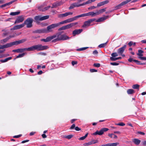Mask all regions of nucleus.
I'll return each instance as SVG.
<instances>
[{
	"label": "nucleus",
	"instance_id": "4d7b16f0",
	"mask_svg": "<svg viewBox=\"0 0 146 146\" xmlns=\"http://www.w3.org/2000/svg\"><path fill=\"white\" fill-rule=\"evenodd\" d=\"M74 7H75V6H74V5H73V3L70 5V6L69 8V9H72L73 8H74Z\"/></svg>",
	"mask_w": 146,
	"mask_h": 146
},
{
	"label": "nucleus",
	"instance_id": "864d4df0",
	"mask_svg": "<svg viewBox=\"0 0 146 146\" xmlns=\"http://www.w3.org/2000/svg\"><path fill=\"white\" fill-rule=\"evenodd\" d=\"M75 126H76V125H75V124H73L70 127V129H74V128L75 129V127H76Z\"/></svg>",
	"mask_w": 146,
	"mask_h": 146
},
{
	"label": "nucleus",
	"instance_id": "de8ad7c7",
	"mask_svg": "<svg viewBox=\"0 0 146 146\" xmlns=\"http://www.w3.org/2000/svg\"><path fill=\"white\" fill-rule=\"evenodd\" d=\"M87 48V47H84L77 49L78 51H82L85 50Z\"/></svg>",
	"mask_w": 146,
	"mask_h": 146
},
{
	"label": "nucleus",
	"instance_id": "9b49d317",
	"mask_svg": "<svg viewBox=\"0 0 146 146\" xmlns=\"http://www.w3.org/2000/svg\"><path fill=\"white\" fill-rule=\"evenodd\" d=\"M73 14L72 12H66L64 13L59 14L58 15V17L60 18H64L67 17L69 15H71Z\"/></svg>",
	"mask_w": 146,
	"mask_h": 146
},
{
	"label": "nucleus",
	"instance_id": "2eb2a0df",
	"mask_svg": "<svg viewBox=\"0 0 146 146\" xmlns=\"http://www.w3.org/2000/svg\"><path fill=\"white\" fill-rule=\"evenodd\" d=\"M82 31V29H76L73 31L72 34L73 36H75L76 35L80 33Z\"/></svg>",
	"mask_w": 146,
	"mask_h": 146
},
{
	"label": "nucleus",
	"instance_id": "cd10ccee",
	"mask_svg": "<svg viewBox=\"0 0 146 146\" xmlns=\"http://www.w3.org/2000/svg\"><path fill=\"white\" fill-rule=\"evenodd\" d=\"M106 19V18L104 17H101L99 19H98V20H97L96 22H102L104 20H105Z\"/></svg>",
	"mask_w": 146,
	"mask_h": 146
},
{
	"label": "nucleus",
	"instance_id": "ddd939ff",
	"mask_svg": "<svg viewBox=\"0 0 146 146\" xmlns=\"http://www.w3.org/2000/svg\"><path fill=\"white\" fill-rule=\"evenodd\" d=\"M24 20V17L22 16L18 17L15 22V24L18 23L22 22Z\"/></svg>",
	"mask_w": 146,
	"mask_h": 146
},
{
	"label": "nucleus",
	"instance_id": "09e8293b",
	"mask_svg": "<svg viewBox=\"0 0 146 146\" xmlns=\"http://www.w3.org/2000/svg\"><path fill=\"white\" fill-rule=\"evenodd\" d=\"M17 0H13L12 1H11L8 3H7V5H10V4H12L15 1H17Z\"/></svg>",
	"mask_w": 146,
	"mask_h": 146
},
{
	"label": "nucleus",
	"instance_id": "7c9ffc66",
	"mask_svg": "<svg viewBox=\"0 0 146 146\" xmlns=\"http://www.w3.org/2000/svg\"><path fill=\"white\" fill-rule=\"evenodd\" d=\"M68 19L69 20V21L70 23L73 21H74L76 20L77 19L75 16L72 18H69Z\"/></svg>",
	"mask_w": 146,
	"mask_h": 146
},
{
	"label": "nucleus",
	"instance_id": "f3484780",
	"mask_svg": "<svg viewBox=\"0 0 146 146\" xmlns=\"http://www.w3.org/2000/svg\"><path fill=\"white\" fill-rule=\"evenodd\" d=\"M109 3V1L108 0L103 1L98 3L97 4V7H99L102 6L106 4Z\"/></svg>",
	"mask_w": 146,
	"mask_h": 146
},
{
	"label": "nucleus",
	"instance_id": "c85d7f7f",
	"mask_svg": "<svg viewBox=\"0 0 146 146\" xmlns=\"http://www.w3.org/2000/svg\"><path fill=\"white\" fill-rule=\"evenodd\" d=\"M20 13L19 11H17L14 12H11L10 13V15L12 16H14L19 14Z\"/></svg>",
	"mask_w": 146,
	"mask_h": 146
},
{
	"label": "nucleus",
	"instance_id": "6e6d98bb",
	"mask_svg": "<svg viewBox=\"0 0 146 146\" xmlns=\"http://www.w3.org/2000/svg\"><path fill=\"white\" fill-rule=\"evenodd\" d=\"M111 65L113 66H116L119 65V63L116 62H111L110 63Z\"/></svg>",
	"mask_w": 146,
	"mask_h": 146
},
{
	"label": "nucleus",
	"instance_id": "bb28decb",
	"mask_svg": "<svg viewBox=\"0 0 146 146\" xmlns=\"http://www.w3.org/2000/svg\"><path fill=\"white\" fill-rule=\"evenodd\" d=\"M86 16H87L86 13H84V14H81V15H78L76 16V19H77L78 18L81 17H86Z\"/></svg>",
	"mask_w": 146,
	"mask_h": 146
},
{
	"label": "nucleus",
	"instance_id": "680f3d73",
	"mask_svg": "<svg viewBox=\"0 0 146 146\" xmlns=\"http://www.w3.org/2000/svg\"><path fill=\"white\" fill-rule=\"evenodd\" d=\"M22 136L21 135H15L13 136V138H18L21 137Z\"/></svg>",
	"mask_w": 146,
	"mask_h": 146
},
{
	"label": "nucleus",
	"instance_id": "f257e3e1",
	"mask_svg": "<svg viewBox=\"0 0 146 146\" xmlns=\"http://www.w3.org/2000/svg\"><path fill=\"white\" fill-rule=\"evenodd\" d=\"M53 40L52 42H55L58 41L64 40L69 38L68 37L65 35H62L60 33H58L52 36Z\"/></svg>",
	"mask_w": 146,
	"mask_h": 146
},
{
	"label": "nucleus",
	"instance_id": "dca6fc26",
	"mask_svg": "<svg viewBox=\"0 0 146 146\" xmlns=\"http://www.w3.org/2000/svg\"><path fill=\"white\" fill-rule=\"evenodd\" d=\"M52 39H53V37H52V36H51L47 37L46 39H42L40 40V41L45 42H47L50 41Z\"/></svg>",
	"mask_w": 146,
	"mask_h": 146
},
{
	"label": "nucleus",
	"instance_id": "13d9d810",
	"mask_svg": "<svg viewBox=\"0 0 146 146\" xmlns=\"http://www.w3.org/2000/svg\"><path fill=\"white\" fill-rule=\"evenodd\" d=\"M91 142V143H92V144H94L97 143L98 142V141L97 140H93Z\"/></svg>",
	"mask_w": 146,
	"mask_h": 146
},
{
	"label": "nucleus",
	"instance_id": "c756f323",
	"mask_svg": "<svg viewBox=\"0 0 146 146\" xmlns=\"http://www.w3.org/2000/svg\"><path fill=\"white\" fill-rule=\"evenodd\" d=\"M73 137V135H68L65 136L64 137L65 138H66L68 139H70Z\"/></svg>",
	"mask_w": 146,
	"mask_h": 146
},
{
	"label": "nucleus",
	"instance_id": "20e7f679",
	"mask_svg": "<svg viewBox=\"0 0 146 146\" xmlns=\"http://www.w3.org/2000/svg\"><path fill=\"white\" fill-rule=\"evenodd\" d=\"M78 24V23L77 22L73 23H70L59 28L58 29V31H60L61 30H63L69 29L76 25H77Z\"/></svg>",
	"mask_w": 146,
	"mask_h": 146
},
{
	"label": "nucleus",
	"instance_id": "f8f14e48",
	"mask_svg": "<svg viewBox=\"0 0 146 146\" xmlns=\"http://www.w3.org/2000/svg\"><path fill=\"white\" fill-rule=\"evenodd\" d=\"M24 27V24H22L21 25H17L11 29V30H14L20 29Z\"/></svg>",
	"mask_w": 146,
	"mask_h": 146
},
{
	"label": "nucleus",
	"instance_id": "58836bf2",
	"mask_svg": "<svg viewBox=\"0 0 146 146\" xmlns=\"http://www.w3.org/2000/svg\"><path fill=\"white\" fill-rule=\"evenodd\" d=\"M64 23H66L65 20H64L63 21H62L58 23H56V24L57 26L58 27L59 26H60V25L63 24Z\"/></svg>",
	"mask_w": 146,
	"mask_h": 146
},
{
	"label": "nucleus",
	"instance_id": "ea45409f",
	"mask_svg": "<svg viewBox=\"0 0 146 146\" xmlns=\"http://www.w3.org/2000/svg\"><path fill=\"white\" fill-rule=\"evenodd\" d=\"M92 3V2H91V0H88V1H87L86 2L84 3H83L82 4V5H86V4H90V3Z\"/></svg>",
	"mask_w": 146,
	"mask_h": 146
},
{
	"label": "nucleus",
	"instance_id": "6ab92c4d",
	"mask_svg": "<svg viewBox=\"0 0 146 146\" xmlns=\"http://www.w3.org/2000/svg\"><path fill=\"white\" fill-rule=\"evenodd\" d=\"M86 14L87 16H91L92 17H94L97 15H96V12H90L86 13Z\"/></svg>",
	"mask_w": 146,
	"mask_h": 146
},
{
	"label": "nucleus",
	"instance_id": "79ce46f5",
	"mask_svg": "<svg viewBox=\"0 0 146 146\" xmlns=\"http://www.w3.org/2000/svg\"><path fill=\"white\" fill-rule=\"evenodd\" d=\"M128 3V1H127V0H126L125 1H123L121 3V5H122V6L123 5H124L127 4Z\"/></svg>",
	"mask_w": 146,
	"mask_h": 146
},
{
	"label": "nucleus",
	"instance_id": "423d86ee",
	"mask_svg": "<svg viewBox=\"0 0 146 146\" xmlns=\"http://www.w3.org/2000/svg\"><path fill=\"white\" fill-rule=\"evenodd\" d=\"M58 27L56 23L52 24L47 27L45 29L46 33L51 32L53 31V29Z\"/></svg>",
	"mask_w": 146,
	"mask_h": 146
},
{
	"label": "nucleus",
	"instance_id": "a878e982",
	"mask_svg": "<svg viewBox=\"0 0 146 146\" xmlns=\"http://www.w3.org/2000/svg\"><path fill=\"white\" fill-rule=\"evenodd\" d=\"M121 59V57H119L117 58H114L113 57H111L110 58V59L112 60L113 61H115L117 60Z\"/></svg>",
	"mask_w": 146,
	"mask_h": 146
},
{
	"label": "nucleus",
	"instance_id": "9d476101",
	"mask_svg": "<svg viewBox=\"0 0 146 146\" xmlns=\"http://www.w3.org/2000/svg\"><path fill=\"white\" fill-rule=\"evenodd\" d=\"M25 51H29V48H19L15 50H13L12 51L15 52L22 53Z\"/></svg>",
	"mask_w": 146,
	"mask_h": 146
},
{
	"label": "nucleus",
	"instance_id": "69168bd1",
	"mask_svg": "<svg viewBox=\"0 0 146 146\" xmlns=\"http://www.w3.org/2000/svg\"><path fill=\"white\" fill-rule=\"evenodd\" d=\"M56 3L57 5V6L60 5L62 4V3L61 2H57Z\"/></svg>",
	"mask_w": 146,
	"mask_h": 146
},
{
	"label": "nucleus",
	"instance_id": "2f4dec72",
	"mask_svg": "<svg viewBox=\"0 0 146 146\" xmlns=\"http://www.w3.org/2000/svg\"><path fill=\"white\" fill-rule=\"evenodd\" d=\"M139 86L137 84L133 85L132 86V88L134 89H138L139 90Z\"/></svg>",
	"mask_w": 146,
	"mask_h": 146
},
{
	"label": "nucleus",
	"instance_id": "a18cd8bd",
	"mask_svg": "<svg viewBox=\"0 0 146 146\" xmlns=\"http://www.w3.org/2000/svg\"><path fill=\"white\" fill-rule=\"evenodd\" d=\"M122 5H121V4H119L117 6H116L115 8V9H120L121 8V6H122Z\"/></svg>",
	"mask_w": 146,
	"mask_h": 146
},
{
	"label": "nucleus",
	"instance_id": "412c9836",
	"mask_svg": "<svg viewBox=\"0 0 146 146\" xmlns=\"http://www.w3.org/2000/svg\"><path fill=\"white\" fill-rule=\"evenodd\" d=\"M35 33H46V31L45 29H38L37 30L35 31Z\"/></svg>",
	"mask_w": 146,
	"mask_h": 146
},
{
	"label": "nucleus",
	"instance_id": "5fc2aeb1",
	"mask_svg": "<svg viewBox=\"0 0 146 146\" xmlns=\"http://www.w3.org/2000/svg\"><path fill=\"white\" fill-rule=\"evenodd\" d=\"M90 71L91 72H97V70L94 69H90Z\"/></svg>",
	"mask_w": 146,
	"mask_h": 146
},
{
	"label": "nucleus",
	"instance_id": "052dcab7",
	"mask_svg": "<svg viewBox=\"0 0 146 146\" xmlns=\"http://www.w3.org/2000/svg\"><path fill=\"white\" fill-rule=\"evenodd\" d=\"M96 8V7L94 6H92L90 7H89L88 9H95Z\"/></svg>",
	"mask_w": 146,
	"mask_h": 146
},
{
	"label": "nucleus",
	"instance_id": "393cba45",
	"mask_svg": "<svg viewBox=\"0 0 146 146\" xmlns=\"http://www.w3.org/2000/svg\"><path fill=\"white\" fill-rule=\"evenodd\" d=\"M50 6H49L47 7H44V8L43 9H41V7H38V9L42 11H45L48 10V9L50 8Z\"/></svg>",
	"mask_w": 146,
	"mask_h": 146
},
{
	"label": "nucleus",
	"instance_id": "b1692460",
	"mask_svg": "<svg viewBox=\"0 0 146 146\" xmlns=\"http://www.w3.org/2000/svg\"><path fill=\"white\" fill-rule=\"evenodd\" d=\"M8 38H7V37H6V38L4 39H2L0 40V43L3 44L6 43V42H7L8 41Z\"/></svg>",
	"mask_w": 146,
	"mask_h": 146
},
{
	"label": "nucleus",
	"instance_id": "bf43d9fd",
	"mask_svg": "<svg viewBox=\"0 0 146 146\" xmlns=\"http://www.w3.org/2000/svg\"><path fill=\"white\" fill-rule=\"evenodd\" d=\"M7 59L6 58L4 60H1L0 61L2 62H5L7 61Z\"/></svg>",
	"mask_w": 146,
	"mask_h": 146
},
{
	"label": "nucleus",
	"instance_id": "f03ea898",
	"mask_svg": "<svg viewBox=\"0 0 146 146\" xmlns=\"http://www.w3.org/2000/svg\"><path fill=\"white\" fill-rule=\"evenodd\" d=\"M29 51L36 50L37 51H42L47 49L48 47L46 46H42L40 44L36 45L29 47Z\"/></svg>",
	"mask_w": 146,
	"mask_h": 146
},
{
	"label": "nucleus",
	"instance_id": "72a5a7b5",
	"mask_svg": "<svg viewBox=\"0 0 146 146\" xmlns=\"http://www.w3.org/2000/svg\"><path fill=\"white\" fill-rule=\"evenodd\" d=\"M25 55V53H23L21 54H19L18 56L16 57V58H18L23 57Z\"/></svg>",
	"mask_w": 146,
	"mask_h": 146
},
{
	"label": "nucleus",
	"instance_id": "7ed1b4c3",
	"mask_svg": "<svg viewBox=\"0 0 146 146\" xmlns=\"http://www.w3.org/2000/svg\"><path fill=\"white\" fill-rule=\"evenodd\" d=\"M26 40V39H23L15 41L14 42L8 43L5 44L3 45V48H7L11 47L15 45H17L21 43H23Z\"/></svg>",
	"mask_w": 146,
	"mask_h": 146
},
{
	"label": "nucleus",
	"instance_id": "aec40b11",
	"mask_svg": "<svg viewBox=\"0 0 146 146\" xmlns=\"http://www.w3.org/2000/svg\"><path fill=\"white\" fill-rule=\"evenodd\" d=\"M128 60L130 62H132L133 61L135 62H136L137 63V64H145V63L140 64L139 63V61H138L137 60H133V59L132 58H129V59Z\"/></svg>",
	"mask_w": 146,
	"mask_h": 146
},
{
	"label": "nucleus",
	"instance_id": "0eeeda50",
	"mask_svg": "<svg viewBox=\"0 0 146 146\" xmlns=\"http://www.w3.org/2000/svg\"><path fill=\"white\" fill-rule=\"evenodd\" d=\"M49 17L48 15H46L41 17L40 15H38L35 16V19L36 22L38 21H42L48 19Z\"/></svg>",
	"mask_w": 146,
	"mask_h": 146
},
{
	"label": "nucleus",
	"instance_id": "603ef678",
	"mask_svg": "<svg viewBox=\"0 0 146 146\" xmlns=\"http://www.w3.org/2000/svg\"><path fill=\"white\" fill-rule=\"evenodd\" d=\"M91 144H92V143H91V142H89L88 143H84V146H86V145L88 146V145H90Z\"/></svg>",
	"mask_w": 146,
	"mask_h": 146
},
{
	"label": "nucleus",
	"instance_id": "1a4fd4ad",
	"mask_svg": "<svg viewBox=\"0 0 146 146\" xmlns=\"http://www.w3.org/2000/svg\"><path fill=\"white\" fill-rule=\"evenodd\" d=\"M95 19H91L85 21L83 25L82 26V27L86 28L89 26L90 25L91 23Z\"/></svg>",
	"mask_w": 146,
	"mask_h": 146
},
{
	"label": "nucleus",
	"instance_id": "a19ab883",
	"mask_svg": "<svg viewBox=\"0 0 146 146\" xmlns=\"http://www.w3.org/2000/svg\"><path fill=\"white\" fill-rule=\"evenodd\" d=\"M112 57H114L118 56L116 52L113 53L111 54Z\"/></svg>",
	"mask_w": 146,
	"mask_h": 146
},
{
	"label": "nucleus",
	"instance_id": "39448f33",
	"mask_svg": "<svg viewBox=\"0 0 146 146\" xmlns=\"http://www.w3.org/2000/svg\"><path fill=\"white\" fill-rule=\"evenodd\" d=\"M33 21V20L32 18H29L27 19L26 20L24 21L23 24H24V26L25 25H26L27 27L31 28L32 26Z\"/></svg>",
	"mask_w": 146,
	"mask_h": 146
},
{
	"label": "nucleus",
	"instance_id": "5701e85b",
	"mask_svg": "<svg viewBox=\"0 0 146 146\" xmlns=\"http://www.w3.org/2000/svg\"><path fill=\"white\" fill-rule=\"evenodd\" d=\"M127 92L128 94H132L135 93L134 90L132 89H129L127 90Z\"/></svg>",
	"mask_w": 146,
	"mask_h": 146
},
{
	"label": "nucleus",
	"instance_id": "37998d69",
	"mask_svg": "<svg viewBox=\"0 0 146 146\" xmlns=\"http://www.w3.org/2000/svg\"><path fill=\"white\" fill-rule=\"evenodd\" d=\"M15 35L13 34V35H9V36L7 37V38H8V40H9L11 38L15 37Z\"/></svg>",
	"mask_w": 146,
	"mask_h": 146
},
{
	"label": "nucleus",
	"instance_id": "4468645a",
	"mask_svg": "<svg viewBox=\"0 0 146 146\" xmlns=\"http://www.w3.org/2000/svg\"><path fill=\"white\" fill-rule=\"evenodd\" d=\"M126 48V45H124L122 47L119 49L117 50L118 53L120 54H122Z\"/></svg>",
	"mask_w": 146,
	"mask_h": 146
},
{
	"label": "nucleus",
	"instance_id": "8fccbe9b",
	"mask_svg": "<svg viewBox=\"0 0 146 146\" xmlns=\"http://www.w3.org/2000/svg\"><path fill=\"white\" fill-rule=\"evenodd\" d=\"M78 62L76 61H72V66H74L75 64H77Z\"/></svg>",
	"mask_w": 146,
	"mask_h": 146
},
{
	"label": "nucleus",
	"instance_id": "774afa93",
	"mask_svg": "<svg viewBox=\"0 0 146 146\" xmlns=\"http://www.w3.org/2000/svg\"><path fill=\"white\" fill-rule=\"evenodd\" d=\"M133 44V42L130 41L128 44L129 46H131Z\"/></svg>",
	"mask_w": 146,
	"mask_h": 146
},
{
	"label": "nucleus",
	"instance_id": "338daca9",
	"mask_svg": "<svg viewBox=\"0 0 146 146\" xmlns=\"http://www.w3.org/2000/svg\"><path fill=\"white\" fill-rule=\"evenodd\" d=\"M93 53L94 54H97L98 53V52L96 50L93 51Z\"/></svg>",
	"mask_w": 146,
	"mask_h": 146
},
{
	"label": "nucleus",
	"instance_id": "a211bd4d",
	"mask_svg": "<svg viewBox=\"0 0 146 146\" xmlns=\"http://www.w3.org/2000/svg\"><path fill=\"white\" fill-rule=\"evenodd\" d=\"M106 8H104L100 9L99 11H96V15H98L106 11Z\"/></svg>",
	"mask_w": 146,
	"mask_h": 146
},
{
	"label": "nucleus",
	"instance_id": "f704fd0d",
	"mask_svg": "<svg viewBox=\"0 0 146 146\" xmlns=\"http://www.w3.org/2000/svg\"><path fill=\"white\" fill-rule=\"evenodd\" d=\"M73 5H74V6L75 7H79L81 6H82V4H78V3H73Z\"/></svg>",
	"mask_w": 146,
	"mask_h": 146
},
{
	"label": "nucleus",
	"instance_id": "473e14b6",
	"mask_svg": "<svg viewBox=\"0 0 146 146\" xmlns=\"http://www.w3.org/2000/svg\"><path fill=\"white\" fill-rule=\"evenodd\" d=\"M138 53L137 54V55L139 56H142L143 55L142 54L143 53V51L141 50H138Z\"/></svg>",
	"mask_w": 146,
	"mask_h": 146
},
{
	"label": "nucleus",
	"instance_id": "49530a36",
	"mask_svg": "<svg viewBox=\"0 0 146 146\" xmlns=\"http://www.w3.org/2000/svg\"><path fill=\"white\" fill-rule=\"evenodd\" d=\"M9 34V32H6L2 34V36L3 37H5V36Z\"/></svg>",
	"mask_w": 146,
	"mask_h": 146
},
{
	"label": "nucleus",
	"instance_id": "0e129e2a",
	"mask_svg": "<svg viewBox=\"0 0 146 146\" xmlns=\"http://www.w3.org/2000/svg\"><path fill=\"white\" fill-rule=\"evenodd\" d=\"M75 129L76 131H79L81 130V129L78 127H75Z\"/></svg>",
	"mask_w": 146,
	"mask_h": 146
},
{
	"label": "nucleus",
	"instance_id": "3c124183",
	"mask_svg": "<svg viewBox=\"0 0 146 146\" xmlns=\"http://www.w3.org/2000/svg\"><path fill=\"white\" fill-rule=\"evenodd\" d=\"M94 66L97 67H99L100 66V64L99 63H95L93 65Z\"/></svg>",
	"mask_w": 146,
	"mask_h": 146
},
{
	"label": "nucleus",
	"instance_id": "c9c22d12",
	"mask_svg": "<svg viewBox=\"0 0 146 146\" xmlns=\"http://www.w3.org/2000/svg\"><path fill=\"white\" fill-rule=\"evenodd\" d=\"M109 146H116L117 145H118L119 143H109Z\"/></svg>",
	"mask_w": 146,
	"mask_h": 146
},
{
	"label": "nucleus",
	"instance_id": "c03bdc74",
	"mask_svg": "<svg viewBox=\"0 0 146 146\" xmlns=\"http://www.w3.org/2000/svg\"><path fill=\"white\" fill-rule=\"evenodd\" d=\"M115 125L120 126H123L125 125V124L123 122H120L118 123L115 124Z\"/></svg>",
	"mask_w": 146,
	"mask_h": 146
},
{
	"label": "nucleus",
	"instance_id": "4c0bfd02",
	"mask_svg": "<svg viewBox=\"0 0 146 146\" xmlns=\"http://www.w3.org/2000/svg\"><path fill=\"white\" fill-rule=\"evenodd\" d=\"M107 43V42L101 44L98 46V47L100 48L104 47L106 45Z\"/></svg>",
	"mask_w": 146,
	"mask_h": 146
},
{
	"label": "nucleus",
	"instance_id": "6e6552de",
	"mask_svg": "<svg viewBox=\"0 0 146 146\" xmlns=\"http://www.w3.org/2000/svg\"><path fill=\"white\" fill-rule=\"evenodd\" d=\"M108 130V128H103L100 131H97L95 133H93V134L94 135H101L103 134L104 132Z\"/></svg>",
	"mask_w": 146,
	"mask_h": 146
},
{
	"label": "nucleus",
	"instance_id": "4be33fe9",
	"mask_svg": "<svg viewBox=\"0 0 146 146\" xmlns=\"http://www.w3.org/2000/svg\"><path fill=\"white\" fill-rule=\"evenodd\" d=\"M132 141L136 145H138L140 143L141 141L137 139H134L132 140Z\"/></svg>",
	"mask_w": 146,
	"mask_h": 146
},
{
	"label": "nucleus",
	"instance_id": "e433bc0d",
	"mask_svg": "<svg viewBox=\"0 0 146 146\" xmlns=\"http://www.w3.org/2000/svg\"><path fill=\"white\" fill-rule=\"evenodd\" d=\"M88 133H87L83 137H81L80 138H79V140H84V139H85L86 137H87L88 136Z\"/></svg>",
	"mask_w": 146,
	"mask_h": 146
},
{
	"label": "nucleus",
	"instance_id": "e2e57ef3",
	"mask_svg": "<svg viewBox=\"0 0 146 146\" xmlns=\"http://www.w3.org/2000/svg\"><path fill=\"white\" fill-rule=\"evenodd\" d=\"M57 7V5H56V3H54L52 4V6L51 7V8H53L55 7Z\"/></svg>",
	"mask_w": 146,
	"mask_h": 146
}]
</instances>
